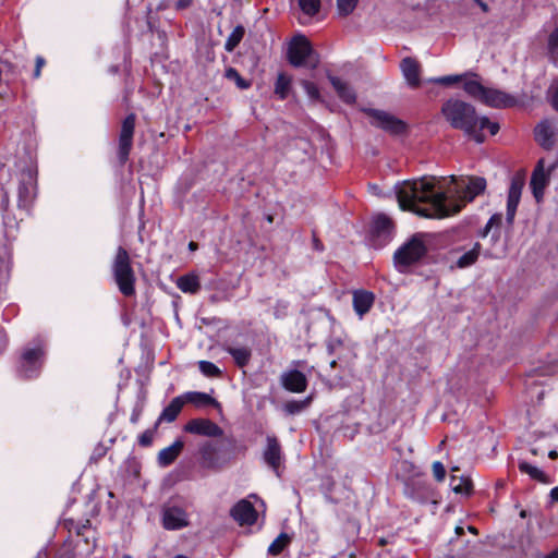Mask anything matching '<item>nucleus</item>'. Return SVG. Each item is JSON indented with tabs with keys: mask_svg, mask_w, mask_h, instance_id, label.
I'll list each match as a JSON object with an SVG mask.
<instances>
[{
	"mask_svg": "<svg viewBox=\"0 0 558 558\" xmlns=\"http://www.w3.org/2000/svg\"><path fill=\"white\" fill-rule=\"evenodd\" d=\"M441 113L452 129L463 133L476 143H483L484 123L488 122L485 116H478L474 106L461 99L450 98L441 106Z\"/></svg>",
	"mask_w": 558,
	"mask_h": 558,
	"instance_id": "obj_2",
	"label": "nucleus"
},
{
	"mask_svg": "<svg viewBox=\"0 0 558 558\" xmlns=\"http://www.w3.org/2000/svg\"><path fill=\"white\" fill-rule=\"evenodd\" d=\"M519 470L522 473L529 474L533 480L547 483V476L546 474L539 470L537 466H534L525 461H521L519 463Z\"/></svg>",
	"mask_w": 558,
	"mask_h": 558,
	"instance_id": "obj_31",
	"label": "nucleus"
},
{
	"mask_svg": "<svg viewBox=\"0 0 558 558\" xmlns=\"http://www.w3.org/2000/svg\"><path fill=\"white\" fill-rule=\"evenodd\" d=\"M468 530H469L471 533H473V534H477V530H476L474 526H472V525H469V526H468Z\"/></svg>",
	"mask_w": 558,
	"mask_h": 558,
	"instance_id": "obj_61",
	"label": "nucleus"
},
{
	"mask_svg": "<svg viewBox=\"0 0 558 558\" xmlns=\"http://www.w3.org/2000/svg\"><path fill=\"white\" fill-rule=\"evenodd\" d=\"M374 294L364 290H359L353 293V308L355 313L362 318L373 306Z\"/></svg>",
	"mask_w": 558,
	"mask_h": 558,
	"instance_id": "obj_22",
	"label": "nucleus"
},
{
	"mask_svg": "<svg viewBox=\"0 0 558 558\" xmlns=\"http://www.w3.org/2000/svg\"><path fill=\"white\" fill-rule=\"evenodd\" d=\"M122 558H132V557L129 555H124Z\"/></svg>",
	"mask_w": 558,
	"mask_h": 558,
	"instance_id": "obj_64",
	"label": "nucleus"
},
{
	"mask_svg": "<svg viewBox=\"0 0 558 558\" xmlns=\"http://www.w3.org/2000/svg\"><path fill=\"white\" fill-rule=\"evenodd\" d=\"M492 228H493V225H488V222H487L485 226L484 232H483V236H486Z\"/></svg>",
	"mask_w": 558,
	"mask_h": 558,
	"instance_id": "obj_56",
	"label": "nucleus"
},
{
	"mask_svg": "<svg viewBox=\"0 0 558 558\" xmlns=\"http://www.w3.org/2000/svg\"><path fill=\"white\" fill-rule=\"evenodd\" d=\"M486 128L489 130V133H490L492 135L497 134V133H498V131H499V124H498V123H496V122H490L489 120H488V122H487V123H484V125H483V130H484V129H486Z\"/></svg>",
	"mask_w": 558,
	"mask_h": 558,
	"instance_id": "obj_47",
	"label": "nucleus"
},
{
	"mask_svg": "<svg viewBox=\"0 0 558 558\" xmlns=\"http://www.w3.org/2000/svg\"><path fill=\"white\" fill-rule=\"evenodd\" d=\"M299 5L303 13L313 16L320 9V0H299Z\"/></svg>",
	"mask_w": 558,
	"mask_h": 558,
	"instance_id": "obj_37",
	"label": "nucleus"
},
{
	"mask_svg": "<svg viewBox=\"0 0 558 558\" xmlns=\"http://www.w3.org/2000/svg\"><path fill=\"white\" fill-rule=\"evenodd\" d=\"M548 457L550 459H556L558 457V452L556 450H551L549 451Z\"/></svg>",
	"mask_w": 558,
	"mask_h": 558,
	"instance_id": "obj_58",
	"label": "nucleus"
},
{
	"mask_svg": "<svg viewBox=\"0 0 558 558\" xmlns=\"http://www.w3.org/2000/svg\"><path fill=\"white\" fill-rule=\"evenodd\" d=\"M288 60L293 66L317 68L318 54L313 50L310 41L302 35L293 37L288 48Z\"/></svg>",
	"mask_w": 558,
	"mask_h": 558,
	"instance_id": "obj_5",
	"label": "nucleus"
},
{
	"mask_svg": "<svg viewBox=\"0 0 558 558\" xmlns=\"http://www.w3.org/2000/svg\"><path fill=\"white\" fill-rule=\"evenodd\" d=\"M520 515H521L522 518H524V517H525V511H521Z\"/></svg>",
	"mask_w": 558,
	"mask_h": 558,
	"instance_id": "obj_63",
	"label": "nucleus"
},
{
	"mask_svg": "<svg viewBox=\"0 0 558 558\" xmlns=\"http://www.w3.org/2000/svg\"><path fill=\"white\" fill-rule=\"evenodd\" d=\"M135 121V114L130 113L122 122L118 150V157L121 163L126 162V160L129 159V155L133 145Z\"/></svg>",
	"mask_w": 558,
	"mask_h": 558,
	"instance_id": "obj_9",
	"label": "nucleus"
},
{
	"mask_svg": "<svg viewBox=\"0 0 558 558\" xmlns=\"http://www.w3.org/2000/svg\"><path fill=\"white\" fill-rule=\"evenodd\" d=\"M502 221V215L501 214H495L493 215L489 220L487 221L488 225H493V227H498L501 225Z\"/></svg>",
	"mask_w": 558,
	"mask_h": 558,
	"instance_id": "obj_49",
	"label": "nucleus"
},
{
	"mask_svg": "<svg viewBox=\"0 0 558 558\" xmlns=\"http://www.w3.org/2000/svg\"><path fill=\"white\" fill-rule=\"evenodd\" d=\"M550 498H551L553 501H557L558 502V486L554 487L550 490Z\"/></svg>",
	"mask_w": 558,
	"mask_h": 558,
	"instance_id": "obj_52",
	"label": "nucleus"
},
{
	"mask_svg": "<svg viewBox=\"0 0 558 558\" xmlns=\"http://www.w3.org/2000/svg\"><path fill=\"white\" fill-rule=\"evenodd\" d=\"M366 114L372 118L371 123L392 135H399L405 132V123L389 112L378 109H366Z\"/></svg>",
	"mask_w": 558,
	"mask_h": 558,
	"instance_id": "obj_7",
	"label": "nucleus"
},
{
	"mask_svg": "<svg viewBox=\"0 0 558 558\" xmlns=\"http://www.w3.org/2000/svg\"><path fill=\"white\" fill-rule=\"evenodd\" d=\"M547 50L549 58L553 61H558V26L548 36Z\"/></svg>",
	"mask_w": 558,
	"mask_h": 558,
	"instance_id": "obj_35",
	"label": "nucleus"
},
{
	"mask_svg": "<svg viewBox=\"0 0 558 558\" xmlns=\"http://www.w3.org/2000/svg\"><path fill=\"white\" fill-rule=\"evenodd\" d=\"M111 271L119 291L124 296L135 294V272L128 251L119 246L111 264Z\"/></svg>",
	"mask_w": 558,
	"mask_h": 558,
	"instance_id": "obj_4",
	"label": "nucleus"
},
{
	"mask_svg": "<svg viewBox=\"0 0 558 558\" xmlns=\"http://www.w3.org/2000/svg\"><path fill=\"white\" fill-rule=\"evenodd\" d=\"M191 4H192V0H178L175 2V8L178 10H183V9L189 8Z\"/></svg>",
	"mask_w": 558,
	"mask_h": 558,
	"instance_id": "obj_50",
	"label": "nucleus"
},
{
	"mask_svg": "<svg viewBox=\"0 0 558 558\" xmlns=\"http://www.w3.org/2000/svg\"><path fill=\"white\" fill-rule=\"evenodd\" d=\"M482 102L492 108H511L518 100L506 92L486 87Z\"/></svg>",
	"mask_w": 558,
	"mask_h": 558,
	"instance_id": "obj_16",
	"label": "nucleus"
},
{
	"mask_svg": "<svg viewBox=\"0 0 558 558\" xmlns=\"http://www.w3.org/2000/svg\"><path fill=\"white\" fill-rule=\"evenodd\" d=\"M245 34V29L242 25H238L231 34L228 36L226 43H225V49L228 52H232L235 47L241 43L243 39V36Z\"/></svg>",
	"mask_w": 558,
	"mask_h": 558,
	"instance_id": "obj_30",
	"label": "nucleus"
},
{
	"mask_svg": "<svg viewBox=\"0 0 558 558\" xmlns=\"http://www.w3.org/2000/svg\"><path fill=\"white\" fill-rule=\"evenodd\" d=\"M465 76H466V74L446 75V76L430 78L429 82L435 83V84L445 85V86H450L452 84L461 82Z\"/></svg>",
	"mask_w": 558,
	"mask_h": 558,
	"instance_id": "obj_41",
	"label": "nucleus"
},
{
	"mask_svg": "<svg viewBox=\"0 0 558 558\" xmlns=\"http://www.w3.org/2000/svg\"><path fill=\"white\" fill-rule=\"evenodd\" d=\"M266 442L263 452L264 461L277 476H280V465L282 462L281 446L275 436H267Z\"/></svg>",
	"mask_w": 558,
	"mask_h": 558,
	"instance_id": "obj_14",
	"label": "nucleus"
},
{
	"mask_svg": "<svg viewBox=\"0 0 558 558\" xmlns=\"http://www.w3.org/2000/svg\"><path fill=\"white\" fill-rule=\"evenodd\" d=\"M523 186H524L523 178H521L519 175L512 178L510 187L508 191L507 214H506V220H507L508 225H510V226L514 221V217H515L518 205L520 203Z\"/></svg>",
	"mask_w": 558,
	"mask_h": 558,
	"instance_id": "obj_13",
	"label": "nucleus"
},
{
	"mask_svg": "<svg viewBox=\"0 0 558 558\" xmlns=\"http://www.w3.org/2000/svg\"><path fill=\"white\" fill-rule=\"evenodd\" d=\"M451 180L458 198H449L445 192L435 191L434 183L427 179L403 182L397 191L400 207L424 218H445L458 214L465 203L472 202L486 189V180L482 177H451Z\"/></svg>",
	"mask_w": 558,
	"mask_h": 558,
	"instance_id": "obj_1",
	"label": "nucleus"
},
{
	"mask_svg": "<svg viewBox=\"0 0 558 558\" xmlns=\"http://www.w3.org/2000/svg\"><path fill=\"white\" fill-rule=\"evenodd\" d=\"M19 198L24 206L28 202V187L24 183L19 186Z\"/></svg>",
	"mask_w": 558,
	"mask_h": 558,
	"instance_id": "obj_45",
	"label": "nucleus"
},
{
	"mask_svg": "<svg viewBox=\"0 0 558 558\" xmlns=\"http://www.w3.org/2000/svg\"><path fill=\"white\" fill-rule=\"evenodd\" d=\"M189 247L190 250L194 251L197 248V244L195 242H190Z\"/></svg>",
	"mask_w": 558,
	"mask_h": 558,
	"instance_id": "obj_60",
	"label": "nucleus"
},
{
	"mask_svg": "<svg viewBox=\"0 0 558 558\" xmlns=\"http://www.w3.org/2000/svg\"><path fill=\"white\" fill-rule=\"evenodd\" d=\"M463 89L469 96L482 102L486 87L478 81L469 80L464 82Z\"/></svg>",
	"mask_w": 558,
	"mask_h": 558,
	"instance_id": "obj_28",
	"label": "nucleus"
},
{
	"mask_svg": "<svg viewBox=\"0 0 558 558\" xmlns=\"http://www.w3.org/2000/svg\"><path fill=\"white\" fill-rule=\"evenodd\" d=\"M452 490L457 494H470L472 490V482L469 478L452 476L450 481Z\"/></svg>",
	"mask_w": 558,
	"mask_h": 558,
	"instance_id": "obj_33",
	"label": "nucleus"
},
{
	"mask_svg": "<svg viewBox=\"0 0 558 558\" xmlns=\"http://www.w3.org/2000/svg\"><path fill=\"white\" fill-rule=\"evenodd\" d=\"M427 233H414L393 254V265L399 272H407L420 263L427 254Z\"/></svg>",
	"mask_w": 558,
	"mask_h": 558,
	"instance_id": "obj_3",
	"label": "nucleus"
},
{
	"mask_svg": "<svg viewBox=\"0 0 558 558\" xmlns=\"http://www.w3.org/2000/svg\"><path fill=\"white\" fill-rule=\"evenodd\" d=\"M226 351L232 356L234 363L243 367L245 366L252 356V350L246 345H228Z\"/></svg>",
	"mask_w": 558,
	"mask_h": 558,
	"instance_id": "obj_26",
	"label": "nucleus"
},
{
	"mask_svg": "<svg viewBox=\"0 0 558 558\" xmlns=\"http://www.w3.org/2000/svg\"><path fill=\"white\" fill-rule=\"evenodd\" d=\"M198 368L205 376L208 377H217L220 375V369L218 366L209 361H199Z\"/></svg>",
	"mask_w": 558,
	"mask_h": 558,
	"instance_id": "obj_40",
	"label": "nucleus"
},
{
	"mask_svg": "<svg viewBox=\"0 0 558 558\" xmlns=\"http://www.w3.org/2000/svg\"><path fill=\"white\" fill-rule=\"evenodd\" d=\"M477 5L482 9L483 12H488L489 11V8H488V4L484 1H478L477 2Z\"/></svg>",
	"mask_w": 558,
	"mask_h": 558,
	"instance_id": "obj_54",
	"label": "nucleus"
},
{
	"mask_svg": "<svg viewBox=\"0 0 558 558\" xmlns=\"http://www.w3.org/2000/svg\"><path fill=\"white\" fill-rule=\"evenodd\" d=\"M214 389L210 390L209 393L198 392V391H189L182 396L184 403H191L198 409L213 407L221 412V404L213 397Z\"/></svg>",
	"mask_w": 558,
	"mask_h": 558,
	"instance_id": "obj_18",
	"label": "nucleus"
},
{
	"mask_svg": "<svg viewBox=\"0 0 558 558\" xmlns=\"http://www.w3.org/2000/svg\"><path fill=\"white\" fill-rule=\"evenodd\" d=\"M174 558H187V557L184 555H177Z\"/></svg>",
	"mask_w": 558,
	"mask_h": 558,
	"instance_id": "obj_62",
	"label": "nucleus"
},
{
	"mask_svg": "<svg viewBox=\"0 0 558 558\" xmlns=\"http://www.w3.org/2000/svg\"><path fill=\"white\" fill-rule=\"evenodd\" d=\"M45 65V59L40 56L36 58V65L34 70V77L37 78L40 76L41 68Z\"/></svg>",
	"mask_w": 558,
	"mask_h": 558,
	"instance_id": "obj_46",
	"label": "nucleus"
},
{
	"mask_svg": "<svg viewBox=\"0 0 558 558\" xmlns=\"http://www.w3.org/2000/svg\"><path fill=\"white\" fill-rule=\"evenodd\" d=\"M433 468V474L436 481L441 482L445 480L446 476V470L444 464L440 461H435L432 465Z\"/></svg>",
	"mask_w": 558,
	"mask_h": 558,
	"instance_id": "obj_44",
	"label": "nucleus"
},
{
	"mask_svg": "<svg viewBox=\"0 0 558 558\" xmlns=\"http://www.w3.org/2000/svg\"><path fill=\"white\" fill-rule=\"evenodd\" d=\"M554 167L545 170L544 159H539L531 177V187L534 197L539 202L544 195V190L549 182V173Z\"/></svg>",
	"mask_w": 558,
	"mask_h": 558,
	"instance_id": "obj_15",
	"label": "nucleus"
},
{
	"mask_svg": "<svg viewBox=\"0 0 558 558\" xmlns=\"http://www.w3.org/2000/svg\"><path fill=\"white\" fill-rule=\"evenodd\" d=\"M290 543V537L286 533H281L268 547L270 555H279Z\"/></svg>",
	"mask_w": 558,
	"mask_h": 558,
	"instance_id": "obj_36",
	"label": "nucleus"
},
{
	"mask_svg": "<svg viewBox=\"0 0 558 558\" xmlns=\"http://www.w3.org/2000/svg\"><path fill=\"white\" fill-rule=\"evenodd\" d=\"M314 247H315L316 250H322L320 242H319L317 239H315V240H314Z\"/></svg>",
	"mask_w": 558,
	"mask_h": 558,
	"instance_id": "obj_59",
	"label": "nucleus"
},
{
	"mask_svg": "<svg viewBox=\"0 0 558 558\" xmlns=\"http://www.w3.org/2000/svg\"><path fill=\"white\" fill-rule=\"evenodd\" d=\"M161 524L167 531L182 530L190 525V515L183 507L169 501L161 507Z\"/></svg>",
	"mask_w": 558,
	"mask_h": 558,
	"instance_id": "obj_6",
	"label": "nucleus"
},
{
	"mask_svg": "<svg viewBox=\"0 0 558 558\" xmlns=\"http://www.w3.org/2000/svg\"><path fill=\"white\" fill-rule=\"evenodd\" d=\"M357 2L359 0H337L338 13L342 16H348L354 11Z\"/></svg>",
	"mask_w": 558,
	"mask_h": 558,
	"instance_id": "obj_39",
	"label": "nucleus"
},
{
	"mask_svg": "<svg viewBox=\"0 0 558 558\" xmlns=\"http://www.w3.org/2000/svg\"><path fill=\"white\" fill-rule=\"evenodd\" d=\"M230 515L240 524V525H252L257 520V512L252 505L246 499H241L238 501L230 510Z\"/></svg>",
	"mask_w": 558,
	"mask_h": 558,
	"instance_id": "obj_17",
	"label": "nucleus"
},
{
	"mask_svg": "<svg viewBox=\"0 0 558 558\" xmlns=\"http://www.w3.org/2000/svg\"><path fill=\"white\" fill-rule=\"evenodd\" d=\"M328 80L336 89L340 99H342L347 104L355 102L356 96L350 85H348L345 82L333 75H328Z\"/></svg>",
	"mask_w": 558,
	"mask_h": 558,
	"instance_id": "obj_24",
	"label": "nucleus"
},
{
	"mask_svg": "<svg viewBox=\"0 0 558 558\" xmlns=\"http://www.w3.org/2000/svg\"><path fill=\"white\" fill-rule=\"evenodd\" d=\"M158 426H154V428L146 429L138 436V444L142 447H148L153 444L154 435Z\"/></svg>",
	"mask_w": 558,
	"mask_h": 558,
	"instance_id": "obj_42",
	"label": "nucleus"
},
{
	"mask_svg": "<svg viewBox=\"0 0 558 558\" xmlns=\"http://www.w3.org/2000/svg\"><path fill=\"white\" fill-rule=\"evenodd\" d=\"M225 441H226L229 446H233V445H234V442H235L234 438H233V437H231V436H230V437H226V438H225Z\"/></svg>",
	"mask_w": 558,
	"mask_h": 558,
	"instance_id": "obj_55",
	"label": "nucleus"
},
{
	"mask_svg": "<svg viewBox=\"0 0 558 558\" xmlns=\"http://www.w3.org/2000/svg\"><path fill=\"white\" fill-rule=\"evenodd\" d=\"M456 534L458 536L463 535L464 534V529L462 526H457L456 527Z\"/></svg>",
	"mask_w": 558,
	"mask_h": 558,
	"instance_id": "obj_57",
	"label": "nucleus"
},
{
	"mask_svg": "<svg viewBox=\"0 0 558 558\" xmlns=\"http://www.w3.org/2000/svg\"><path fill=\"white\" fill-rule=\"evenodd\" d=\"M44 355L45 351L41 345L24 349L19 361L20 372L24 373L27 378H31L29 374L40 367Z\"/></svg>",
	"mask_w": 558,
	"mask_h": 558,
	"instance_id": "obj_12",
	"label": "nucleus"
},
{
	"mask_svg": "<svg viewBox=\"0 0 558 558\" xmlns=\"http://www.w3.org/2000/svg\"><path fill=\"white\" fill-rule=\"evenodd\" d=\"M554 129L549 122L544 121L535 128V140L544 148L550 149L554 145Z\"/></svg>",
	"mask_w": 558,
	"mask_h": 558,
	"instance_id": "obj_23",
	"label": "nucleus"
},
{
	"mask_svg": "<svg viewBox=\"0 0 558 558\" xmlns=\"http://www.w3.org/2000/svg\"><path fill=\"white\" fill-rule=\"evenodd\" d=\"M184 432L209 438L223 436V429L219 425L204 417L190 420L184 426Z\"/></svg>",
	"mask_w": 558,
	"mask_h": 558,
	"instance_id": "obj_11",
	"label": "nucleus"
},
{
	"mask_svg": "<svg viewBox=\"0 0 558 558\" xmlns=\"http://www.w3.org/2000/svg\"><path fill=\"white\" fill-rule=\"evenodd\" d=\"M481 244L476 242L472 250L461 255L457 262L458 267L465 268L473 265L480 255Z\"/></svg>",
	"mask_w": 558,
	"mask_h": 558,
	"instance_id": "obj_29",
	"label": "nucleus"
},
{
	"mask_svg": "<svg viewBox=\"0 0 558 558\" xmlns=\"http://www.w3.org/2000/svg\"><path fill=\"white\" fill-rule=\"evenodd\" d=\"M184 401L182 396H178L162 410L161 414L159 415L156 426L159 425L160 422L166 421L168 423L173 422L179 413L182 410V407L184 405Z\"/></svg>",
	"mask_w": 558,
	"mask_h": 558,
	"instance_id": "obj_25",
	"label": "nucleus"
},
{
	"mask_svg": "<svg viewBox=\"0 0 558 558\" xmlns=\"http://www.w3.org/2000/svg\"><path fill=\"white\" fill-rule=\"evenodd\" d=\"M400 69L409 86H411L412 88H416L420 86L421 65L414 58H403L400 63Z\"/></svg>",
	"mask_w": 558,
	"mask_h": 558,
	"instance_id": "obj_19",
	"label": "nucleus"
},
{
	"mask_svg": "<svg viewBox=\"0 0 558 558\" xmlns=\"http://www.w3.org/2000/svg\"><path fill=\"white\" fill-rule=\"evenodd\" d=\"M225 76L229 81H233L239 89L243 90L251 87V82L243 78L234 68H228Z\"/></svg>",
	"mask_w": 558,
	"mask_h": 558,
	"instance_id": "obj_34",
	"label": "nucleus"
},
{
	"mask_svg": "<svg viewBox=\"0 0 558 558\" xmlns=\"http://www.w3.org/2000/svg\"><path fill=\"white\" fill-rule=\"evenodd\" d=\"M315 397L314 389L302 398L287 399L282 404V410L287 415H296L310 408Z\"/></svg>",
	"mask_w": 558,
	"mask_h": 558,
	"instance_id": "obj_20",
	"label": "nucleus"
},
{
	"mask_svg": "<svg viewBox=\"0 0 558 558\" xmlns=\"http://www.w3.org/2000/svg\"><path fill=\"white\" fill-rule=\"evenodd\" d=\"M202 464L206 469L218 470L226 465L231 457L227 456V450H220L213 442H205L199 450Z\"/></svg>",
	"mask_w": 558,
	"mask_h": 558,
	"instance_id": "obj_10",
	"label": "nucleus"
},
{
	"mask_svg": "<svg viewBox=\"0 0 558 558\" xmlns=\"http://www.w3.org/2000/svg\"><path fill=\"white\" fill-rule=\"evenodd\" d=\"M539 558H558V547L548 555L542 556Z\"/></svg>",
	"mask_w": 558,
	"mask_h": 558,
	"instance_id": "obj_53",
	"label": "nucleus"
},
{
	"mask_svg": "<svg viewBox=\"0 0 558 558\" xmlns=\"http://www.w3.org/2000/svg\"><path fill=\"white\" fill-rule=\"evenodd\" d=\"M177 287L184 293H196L201 288V283L197 276L185 275L178 279Z\"/></svg>",
	"mask_w": 558,
	"mask_h": 558,
	"instance_id": "obj_27",
	"label": "nucleus"
},
{
	"mask_svg": "<svg viewBox=\"0 0 558 558\" xmlns=\"http://www.w3.org/2000/svg\"><path fill=\"white\" fill-rule=\"evenodd\" d=\"M393 230V222L388 216L377 215L371 228L373 245L376 247L385 246L391 240Z\"/></svg>",
	"mask_w": 558,
	"mask_h": 558,
	"instance_id": "obj_8",
	"label": "nucleus"
},
{
	"mask_svg": "<svg viewBox=\"0 0 558 558\" xmlns=\"http://www.w3.org/2000/svg\"><path fill=\"white\" fill-rule=\"evenodd\" d=\"M183 447L184 442L181 439H177L171 446L161 449L157 457L158 464L166 468L173 463L181 453Z\"/></svg>",
	"mask_w": 558,
	"mask_h": 558,
	"instance_id": "obj_21",
	"label": "nucleus"
},
{
	"mask_svg": "<svg viewBox=\"0 0 558 558\" xmlns=\"http://www.w3.org/2000/svg\"><path fill=\"white\" fill-rule=\"evenodd\" d=\"M289 392L292 393H305L306 392V386H283Z\"/></svg>",
	"mask_w": 558,
	"mask_h": 558,
	"instance_id": "obj_48",
	"label": "nucleus"
},
{
	"mask_svg": "<svg viewBox=\"0 0 558 558\" xmlns=\"http://www.w3.org/2000/svg\"><path fill=\"white\" fill-rule=\"evenodd\" d=\"M291 78L283 73H280L275 84V93L280 99H284L290 90Z\"/></svg>",
	"mask_w": 558,
	"mask_h": 558,
	"instance_id": "obj_32",
	"label": "nucleus"
},
{
	"mask_svg": "<svg viewBox=\"0 0 558 558\" xmlns=\"http://www.w3.org/2000/svg\"><path fill=\"white\" fill-rule=\"evenodd\" d=\"M553 107L558 111V87L553 95Z\"/></svg>",
	"mask_w": 558,
	"mask_h": 558,
	"instance_id": "obj_51",
	"label": "nucleus"
},
{
	"mask_svg": "<svg viewBox=\"0 0 558 558\" xmlns=\"http://www.w3.org/2000/svg\"><path fill=\"white\" fill-rule=\"evenodd\" d=\"M282 384H306V377L302 372L293 369L283 374Z\"/></svg>",
	"mask_w": 558,
	"mask_h": 558,
	"instance_id": "obj_38",
	"label": "nucleus"
},
{
	"mask_svg": "<svg viewBox=\"0 0 558 558\" xmlns=\"http://www.w3.org/2000/svg\"><path fill=\"white\" fill-rule=\"evenodd\" d=\"M302 86L311 99L319 100L320 94L318 87L308 81H303Z\"/></svg>",
	"mask_w": 558,
	"mask_h": 558,
	"instance_id": "obj_43",
	"label": "nucleus"
}]
</instances>
